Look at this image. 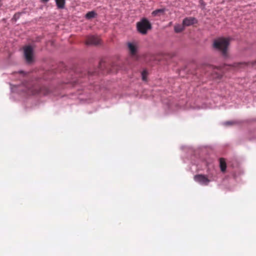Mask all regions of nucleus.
I'll return each mask as SVG.
<instances>
[{
    "instance_id": "1",
    "label": "nucleus",
    "mask_w": 256,
    "mask_h": 256,
    "mask_svg": "<svg viewBox=\"0 0 256 256\" xmlns=\"http://www.w3.org/2000/svg\"><path fill=\"white\" fill-rule=\"evenodd\" d=\"M229 45L230 42L228 38H218L214 40L212 46L214 49L220 52L224 58H229L228 52Z\"/></svg>"
},
{
    "instance_id": "2",
    "label": "nucleus",
    "mask_w": 256,
    "mask_h": 256,
    "mask_svg": "<svg viewBox=\"0 0 256 256\" xmlns=\"http://www.w3.org/2000/svg\"><path fill=\"white\" fill-rule=\"evenodd\" d=\"M152 24L149 20L144 18L136 23V28L138 31L142 34H146L148 30L152 29Z\"/></svg>"
},
{
    "instance_id": "3",
    "label": "nucleus",
    "mask_w": 256,
    "mask_h": 256,
    "mask_svg": "<svg viewBox=\"0 0 256 256\" xmlns=\"http://www.w3.org/2000/svg\"><path fill=\"white\" fill-rule=\"evenodd\" d=\"M24 56L27 64H32L34 62V49L32 46L24 47Z\"/></svg>"
},
{
    "instance_id": "4",
    "label": "nucleus",
    "mask_w": 256,
    "mask_h": 256,
    "mask_svg": "<svg viewBox=\"0 0 256 256\" xmlns=\"http://www.w3.org/2000/svg\"><path fill=\"white\" fill-rule=\"evenodd\" d=\"M194 180L196 182L202 186H208L211 182L210 177L209 176L202 174L194 175Z\"/></svg>"
},
{
    "instance_id": "5",
    "label": "nucleus",
    "mask_w": 256,
    "mask_h": 256,
    "mask_svg": "<svg viewBox=\"0 0 256 256\" xmlns=\"http://www.w3.org/2000/svg\"><path fill=\"white\" fill-rule=\"evenodd\" d=\"M86 45L96 46L100 44V40L95 36H89L86 38Z\"/></svg>"
},
{
    "instance_id": "6",
    "label": "nucleus",
    "mask_w": 256,
    "mask_h": 256,
    "mask_svg": "<svg viewBox=\"0 0 256 256\" xmlns=\"http://www.w3.org/2000/svg\"><path fill=\"white\" fill-rule=\"evenodd\" d=\"M103 62L102 60L99 62V66L98 68H96L94 71L92 70H88V76H92L94 75H98L102 73L103 70Z\"/></svg>"
},
{
    "instance_id": "7",
    "label": "nucleus",
    "mask_w": 256,
    "mask_h": 256,
    "mask_svg": "<svg viewBox=\"0 0 256 256\" xmlns=\"http://www.w3.org/2000/svg\"><path fill=\"white\" fill-rule=\"evenodd\" d=\"M198 20L194 17H186L182 20V24L184 26H188L197 24Z\"/></svg>"
},
{
    "instance_id": "8",
    "label": "nucleus",
    "mask_w": 256,
    "mask_h": 256,
    "mask_svg": "<svg viewBox=\"0 0 256 256\" xmlns=\"http://www.w3.org/2000/svg\"><path fill=\"white\" fill-rule=\"evenodd\" d=\"M128 46L131 54L134 55L136 54L137 52V47L134 44L128 42Z\"/></svg>"
},
{
    "instance_id": "9",
    "label": "nucleus",
    "mask_w": 256,
    "mask_h": 256,
    "mask_svg": "<svg viewBox=\"0 0 256 256\" xmlns=\"http://www.w3.org/2000/svg\"><path fill=\"white\" fill-rule=\"evenodd\" d=\"M56 5L58 9H64L66 7V0H54Z\"/></svg>"
},
{
    "instance_id": "10",
    "label": "nucleus",
    "mask_w": 256,
    "mask_h": 256,
    "mask_svg": "<svg viewBox=\"0 0 256 256\" xmlns=\"http://www.w3.org/2000/svg\"><path fill=\"white\" fill-rule=\"evenodd\" d=\"M166 10V9L165 8L156 9L152 12V16H160L164 14Z\"/></svg>"
},
{
    "instance_id": "11",
    "label": "nucleus",
    "mask_w": 256,
    "mask_h": 256,
    "mask_svg": "<svg viewBox=\"0 0 256 256\" xmlns=\"http://www.w3.org/2000/svg\"><path fill=\"white\" fill-rule=\"evenodd\" d=\"M220 167L221 171L222 172H226V164L224 159L223 158H220Z\"/></svg>"
},
{
    "instance_id": "12",
    "label": "nucleus",
    "mask_w": 256,
    "mask_h": 256,
    "mask_svg": "<svg viewBox=\"0 0 256 256\" xmlns=\"http://www.w3.org/2000/svg\"><path fill=\"white\" fill-rule=\"evenodd\" d=\"M96 16L97 14L94 10H92L88 12L86 14L84 18L87 20H90L92 18H94Z\"/></svg>"
},
{
    "instance_id": "13",
    "label": "nucleus",
    "mask_w": 256,
    "mask_h": 256,
    "mask_svg": "<svg viewBox=\"0 0 256 256\" xmlns=\"http://www.w3.org/2000/svg\"><path fill=\"white\" fill-rule=\"evenodd\" d=\"M184 26L180 24H176L174 26V31L176 33H180L184 30Z\"/></svg>"
},
{
    "instance_id": "14",
    "label": "nucleus",
    "mask_w": 256,
    "mask_h": 256,
    "mask_svg": "<svg viewBox=\"0 0 256 256\" xmlns=\"http://www.w3.org/2000/svg\"><path fill=\"white\" fill-rule=\"evenodd\" d=\"M232 66L234 68H244L248 66V64L245 62H235Z\"/></svg>"
},
{
    "instance_id": "15",
    "label": "nucleus",
    "mask_w": 256,
    "mask_h": 256,
    "mask_svg": "<svg viewBox=\"0 0 256 256\" xmlns=\"http://www.w3.org/2000/svg\"><path fill=\"white\" fill-rule=\"evenodd\" d=\"M24 12H18L16 13L12 18V20H14L15 22L17 21L18 20L20 16L22 14H24Z\"/></svg>"
},
{
    "instance_id": "16",
    "label": "nucleus",
    "mask_w": 256,
    "mask_h": 256,
    "mask_svg": "<svg viewBox=\"0 0 256 256\" xmlns=\"http://www.w3.org/2000/svg\"><path fill=\"white\" fill-rule=\"evenodd\" d=\"M148 72L146 70H142V79L143 80L146 81V76Z\"/></svg>"
},
{
    "instance_id": "17",
    "label": "nucleus",
    "mask_w": 256,
    "mask_h": 256,
    "mask_svg": "<svg viewBox=\"0 0 256 256\" xmlns=\"http://www.w3.org/2000/svg\"><path fill=\"white\" fill-rule=\"evenodd\" d=\"M199 3H200V8L202 10L205 9V6H206V4L205 3V2L203 0H199Z\"/></svg>"
},
{
    "instance_id": "18",
    "label": "nucleus",
    "mask_w": 256,
    "mask_h": 256,
    "mask_svg": "<svg viewBox=\"0 0 256 256\" xmlns=\"http://www.w3.org/2000/svg\"><path fill=\"white\" fill-rule=\"evenodd\" d=\"M236 123V122L235 121H227L224 123V124L226 126H231Z\"/></svg>"
},
{
    "instance_id": "19",
    "label": "nucleus",
    "mask_w": 256,
    "mask_h": 256,
    "mask_svg": "<svg viewBox=\"0 0 256 256\" xmlns=\"http://www.w3.org/2000/svg\"><path fill=\"white\" fill-rule=\"evenodd\" d=\"M222 77V76L220 74H216V78H217L218 79H220Z\"/></svg>"
},
{
    "instance_id": "20",
    "label": "nucleus",
    "mask_w": 256,
    "mask_h": 256,
    "mask_svg": "<svg viewBox=\"0 0 256 256\" xmlns=\"http://www.w3.org/2000/svg\"><path fill=\"white\" fill-rule=\"evenodd\" d=\"M42 3L46 4L50 1V0H40Z\"/></svg>"
},
{
    "instance_id": "21",
    "label": "nucleus",
    "mask_w": 256,
    "mask_h": 256,
    "mask_svg": "<svg viewBox=\"0 0 256 256\" xmlns=\"http://www.w3.org/2000/svg\"><path fill=\"white\" fill-rule=\"evenodd\" d=\"M18 72L20 74H22L24 76L26 74V72L22 71V70H20V71H18Z\"/></svg>"
},
{
    "instance_id": "22",
    "label": "nucleus",
    "mask_w": 256,
    "mask_h": 256,
    "mask_svg": "<svg viewBox=\"0 0 256 256\" xmlns=\"http://www.w3.org/2000/svg\"><path fill=\"white\" fill-rule=\"evenodd\" d=\"M36 42H40V38H38L36 40Z\"/></svg>"
},
{
    "instance_id": "23",
    "label": "nucleus",
    "mask_w": 256,
    "mask_h": 256,
    "mask_svg": "<svg viewBox=\"0 0 256 256\" xmlns=\"http://www.w3.org/2000/svg\"><path fill=\"white\" fill-rule=\"evenodd\" d=\"M208 67L210 68H213V66H208Z\"/></svg>"
},
{
    "instance_id": "24",
    "label": "nucleus",
    "mask_w": 256,
    "mask_h": 256,
    "mask_svg": "<svg viewBox=\"0 0 256 256\" xmlns=\"http://www.w3.org/2000/svg\"><path fill=\"white\" fill-rule=\"evenodd\" d=\"M2 6V4L1 2V0H0V7Z\"/></svg>"
}]
</instances>
